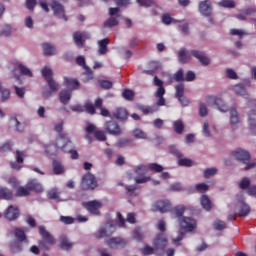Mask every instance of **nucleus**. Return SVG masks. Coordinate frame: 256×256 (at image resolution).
Here are the masks:
<instances>
[{"label": "nucleus", "mask_w": 256, "mask_h": 256, "mask_svg": "<svg viewBox=\"0 0 256 256\" xmlns=\"http://www.w3.org/2000/svg\"><path fill=\"white\" fill-rule=\"evenodd\" d=\"M173 214L179 221V235L176 238H173L172 241L176 245H179L181 241H183V237H185V233L187 231H193V219L189 217H183L185 214V207L183 205H178L173 208Z\"/></svg>", "instance_id": "obj_1"}, {"label": "nucleus", "mask_w": 256, "mask_h": 256, "mask_svg": "<svg viewBox=\"0 0 256 256\" xmlns=\"http://www.w3.org/2000/svg\"><path fill=\"white\" fill-rule=\"evenodd\" d=\"M14 237L17 240H12L8 243L9 252L12 255H19V253H23V243H29V239H27V234L21 228L14 229Z\"/></svg>", "instance_id": "obj_2"}, {"label": "nucleus", "mask_w": 256, "mask_h": 256, "mask_svg": "<svg viewBox=\"0 0 256 256\" xmlns=\"http://www.w3.org/2000/svg\"><path fill=\"white\" fill-rule=\"evenodd\" d=\"M232 157H234L236 161H239L240 163L246 165L244 167V171H249V169H255L256 167V162H249L251 161V154H249L247 150L238 148L232 151Z\"/></svg>", "instance_id": "obj_3"}, {"label": "nucleus", "mask_w": 256, "mask_h": 256, "mask_svg": "<svg viewBox=\"0 0 256 256\" xmlns=\"http://www.w3.org/2000/svg\"><path fill=\"white\" fill-rule=\"evenodd\" d=\"M38 231L42 237L38 240V246L42 251H49L51 245H55V238L45 229V226H39Z\"/></svg>", "instance_id": "obj_4"}, {"label": "nucleus", "mask_w": 256, "mask_h": 256, "mask_svg": "<svg viewBox=\"0 0 256 256\" xmlns=\"http://www.w3.org/2000/svg\"><path fill=\"white\" fill-rule=\"evenodd\" d=\"M97 178L95 175L87 172L83 175L81 180V189L83 191H93V189H97Z\"/></svg>", "instance_id": "obj_5"}, {"label": "nucleus", "mask_w": 256, "mask_h": 256, "mask_svg": "<svg viewBox=\"0 0 256 256\" xmlns=\"http://www.w3.org/2000/svg\"><path fill=\"white\" fill-rule=\"evenodd\" d=\"M42 77H44L47 82L49 89L52 93H57L59 91V84L53 80V70L51 68L45 66L42 70Z\"/></svg>", "instance_id": "obj_6"}, {"label": "nucleus", "mask_w": 256, "mask_h": 256, "mask_svg": "<svg viewBox=\"0 0 256 256\" xmlns=\"http://www.w3.org/2000/svg\"><path fill=\"white\" fill-rule=\"evenodd\" d=\"M169 150L174 157H177V164L179 167H193V160L183 157V153L175 146H170Z\"/></svg>", "instance_id": "obj_7"}, {"label": "nucleus", "mask_w": 256, "mask_h": 256, "mask_svg": "<svg viewBox=\"0 0 256 256\" xmlns=\"http://www.w3.org/2000/svg\"><path fill=\"white\" fill-rule=\"evenodd\" d=\"M50 7L55 17H58V19H64V21L69 20L67 15H65V6L59 3V0H52Z\"/></svg>", "instance_id": "obj_8"}, {"label": "nucleus", "mask_w": 256, "mask_h": 256, "mask_svg": "<svg viewBox=\"0 0 256 256\" xmlns=\"http://www.w3.org/2000/svg\"><path fill=\"white\" fill-rule=\"evenodd\" d=\"M116 227L113 224L106 223L102 228L95 232L94 237L96 239H103L105 237H111L115 233Z\"/></svg>", "instance_id": "obj_9"}, {"label": "nucleus", "mask_w": 256, "mask_h": 256, "mask_svg": "<svg viewBox=\"0 0 256 256\" xmlns=\"http://www.w3.org/2000/svg\"><path fill=\"white\" fill-rule=\"evenodd\" d=\"M167 235L163 233H159L156 235L154 240L152 241V245L156 251H165V247H167Z\"/></svg>", "instance_id": "obj_10"}, {"label": "nucleus", "mask_w": 256, "mask_h": 256, "mask_svg": "<svg viewBox=\"0 0 256 256\" xmlns=\"http://www.w3.org/2000/svg\"><path fill=\"white\" fill-rule=\"evenodd\" d=\"M104 129L109 135L119 136L122 133L121 126L115 120L105 122Z\"/></svg>", "instance_id": "obj_11"}, {"label": "nucleus", "mask_w": 256, "mask_h": 256, "mask_svg": "<svg viewBox=\"0 0 256 256\" xmlns=\"http://www.w3.org/2000/svg\"><path fill=\"white\" fill-rule=\"evenodd\" d=\"M82 205H83V207H85V209H87V211L91 215H101V211H99V209H101V207H103V203H101L97 200H92L89 202H83Z\"/></svg>", "instance_id": "obj_12"}, {"label": "nucleus", "mask_w": 256, "mask_h": 256, "mask_svg": "<svg viewBox=\"0 0 256 256\" xmlns=\"http://www.w3.org/2000/svg\"><path fill=\"white\" fill-rule=\"evenodd\" d=\"M91 35L87 32L76 31L73 33V40L78 49H83L85 40L90 39Z\"/></svg>", "instance_id": "obj_13"}, {"label": "nucleus", "mask_w": 256, "mask_h": 256, "mask_svg": "<svg viewBox=\"0 0 256 256\" xmlns=\"http://www.w3.org/2000/svg\"><path fill=\"white\" fill-rule=\"evenodd\" d=\"M198 9L199 13H201L203 17H211V15H213V3L210 0L201 1Z\"/></svg>", "instance_id": "obj_14"}, {"label": "nucleus", "mask_w": 256, "mask_h": 256, "mask_svg": "<svg viewBox=\"0 0 256 256\" xmlns=\"http://www.w3.org/2000/svg\"><path fill=\"white\" fill-rule=\"evenodd\" d=\"M71 143V139H69V135L66 133H61L57 136L55 145L57 149H61V151L67 152V146Z\"/></svg>", "instance_id": "obj_15"}, {"label": "nucleus", "mask_w": 256, "mask_h": 256, "mask_svg": "<svg viewBox=\"0 0 256 256\" xmlns=\"http://www.w3.org/2000/svg\"><path fill=\"white\" fill-rule=\"evenodd\" d=\"M152 210L160 213H169L171 211V202L169 200H158L153 204Z\"/></svg>", "instance_id": "obj_16"}, {"label": "nucleus", "mask_w": 256, "mask_h": 256, "mask_svg": "<svg viewBox=\"0 0 256 256\" xmlns=\"http://www.w3.org/2000/svg\"><path fill=\"white\" fill-rule=\"evenodd\" d=\"M76 63L77 65H79L80 67H83V69H85V73L84 75H87V78L83 80L84 83H87L89 81H91V79H93V70H91V68H89V66H87L86 62H85V57L83 56H78L76 58Z\"/></svg>", "instance_id": "obj_17"}, {"label": "nucleus", "mask_w": 256, "mask_h": 256, "mask_svg": "<svg viewBox=\"0 0 256 256\" xmlns=\"http://www.w3.org/2000/svg\"><path fill=\"white\" fill-rule=\"evenodd\" d=\"M106 245L110 249H119V247H126L127 246V240L121 238V237H112L106 240Z\"/></svg>", "instance_id": "obj_18"}, {"label": "nucleus", "mask_w": 256, "mask_h": 256, "mask_svg": "<svg viewBox=\"0 0 256 256\" xmlns=\"http://www.w3.org/2000/svg\"><path fill=\"white\" fill-rule=\"evenodd\" d=\"M236 209L238 211L239 217H247L251 213V207L245 203L243 196H240L239 202L236 204Z\"/></svg>", "instance_id": "obj_19"}, {"label": "nucleus", "mask_w": 256, "mask_h": 256, "mask_svg": "<svg viewBox=\"0 0 256 256\" xmlns=\"http://www.w3.org/2000/svg\"><path fill=\"white\" fill-rule=\"evenodd\" d=\"M26 185L30 192L34 191V193H43V191H45L43 184H41L37 178L29 179Z\"/></svg>", "instance_id": "obj_20"}, {"label": "nucleus", "mask_w": 256, "mask_h": 256, "mask_svg": "<svg viewBox=\"0 0 256 256\" xmlns=\"http://www.w3.org/2000/svg\"><path fill=\"white\" fill-rule=\"evenodd\" d=\"M19 215H20L19 208L13 205H10L4 213V217L5 219H8V221H15V219L19 218Z\"/></svg>", "instance_id": "obj_21"}, {"label": "nucleus", "mask_w": 256, "mask_h": 256, "mask_svg": "<svg viewBox=\"0 0 256 256\" xmlns=\"http://www.w3.org/2000/svg\"><path fill=\"white\" fill-rule=\"evenodd\" d=\"M112 117L114 119H117L118 121H127L129 118V111L123 107H118L113 110L112 112Z\"/></svg>", "instance_id": "obj_22"}, {"label": "nucleus", "mask_w": 256, "mask_h": 256, "mask_svg": "<svg viewBox=\"0 0 256 256\" xmlns=\"http://www.w3.org/2000/svg\"><path fill=\"white\" fill-rule=\"evenodd\" d=\"M64 85L71 89V91H77L79 87H81V83H79V80L77 78H71V77H64Z\"/></svg>", "instance_id": "obj_23"}, {"label": "nucleus", "mask_w": 256, "mask_h": 256, "mask_svg": "<svg viewBox=\"0 0 256 256\" xmlns=\"http://www.w3.org/2000/svg\"><path fill=\"white\" fill-rule=\"evenodd\" d=\"M193 57L198 59L201 65H204L205 67L211 64V59L207 56V54H205V52L194 50Z\"/></svg>", "instance_id": "obj_24"}, {"label": "nucleus", "mask_w": 256, "mask_h": 256, "mask_svg": "<svg viewBox=\"0 0 256 256\" xmlns=\"http://www.w3.org/2000/svg\"><path fill=\"white\" fill-rule=\"evenodd\" d=\"M25 157V152L24 151H16V162H11L10 165L12 169H15L16 171H21L23 169L22 165H19L18 163H23Z\"/></svg>", "instance_id": "obj_25"}, {"label": "nucleus", "mask_w": 256, "mask_h": 256, "mask_svg": "<svg viewBox=\"0 0 256 256\" xmlns=\"http://www.w3.org/2000/svg\"><path fill=\"white\" fill-rule=\"evenodd\" d=\"M239 123H241V119L239 118V113L237 109H230V124L232 129H237L239 127Z\"/></svg>", "instance_id": "obj_26"}, {"label": "nucleus", "mask_w": 256, "mask_h": 256, "mask_svg": "<svg viewBox=\"0 0 256 256\" xmlns=\"http://www.w3.org/2000/svg\"><path fill=\"white\" fill-rule=\"evenodd\" d=\"M42 51L46 57L53 56V55L57 54V48H55V46H53L47 42L42 43Z\"/></svg>", "instance_id": "obj_27"}, {"label": "nucleus", "mask_w": 256, "mask_h": 256, "mask_svg": "<svg viewBox=\"0 0 256 256\" xmlns=\"http://www.w3.org/2000/svg\"><path fill=\"white\" fill-rule=\"evenodd\" d=\"M202 133H203L204 137H211V135H213V133H215V125H213L209 121H205L203 123Z\"/></svg>", "instance_id": "obj_28"}, {"label": "nucleus", "mask_w": 256, "mask_h": 256, "mask_svg": "<svg viewBox=\"0 0 256 256\" xmlns=\"http://www.w3.org/2000/svg\"><path fill=\"white\" fill-rule=\"evenodd\" d=\"M178 61L180 63H189L191 61V52L185 48H181L178 52Z\"/></svg>", "instance_id": "obj_29"}, {"label": "nucleus", "mask_w": 256, "mask_h": 256, "mask_svg": "<svg viewBox=\"0 0 256 256\" xmlns=\"http://www.w3.org/2000/svg\"><path fill=\"white\" fill-rule=\"evenodd\" d=\"M52 169L54 175H63V173H65V167L59 160H54L52 162Z\"/></svg>", "instance_id": "obj_30"}, {"label": "nucleus", "mask_w": 256, "mask_h": 256, "mask_svg": "<svg viewBox=\"0 0 256 256\" xmlns=\"http://www.w3.org/2000/svg\"><path fill=\"white\" fill-rule=\"evenodd\" d=\"M109 45V39L104 38L98 41V55H105L109 49L107 46Z\"/></svg>", "instance_id": "obj_31"}, {"label": "nucleus", "mask_w": 256, "mask_h": 256, "mask_svg": "<svg viewBox=\"0 0 256 256\" xmlns=\"http://www.w3.org/2000/svg\"><path fill=\"white\" fill-rule=\"evenodd\" d=\"M232 91H234V93L236 95H240L241 97H244L245 99H247V97H249V94H247V89H245V86H243V84H238L232 87Z\"/></svg>", "instance_id": "obj_32"}, {"label": "nucleus", "mask_w": 256, "mask_h": 256, "mask_svg": "<svg viewBox=\"0 0 256 256\" xmlns=\"http://www.w3.org/2000/svg\"><path fill=\"white\" fill-rule=\"evenodd\" d=\"M0 199L11 201V199H13V191L9 188L0 187Z\"/></svg>", "instance_id": "obj_33"}, {"label": "nucleus", "mask_w": 256, "mask_h": 256, "mask_svg": "<svg viewBox=\"0 0 256 256\" xmlns=\"http://www.w3.org/2000/svg\"><path fill=\"white\" fill-rule=\"evenodd\" d=\"M200 203H201V206L203 207V209H205V211H211V209L213 208L211 199H209V196H207V195L201 196Z\"/></svg>", "instance_id": "obj_34"}, {"label": "nucleus", "mask_w": 256, "mask_h": 256, "mask_svg": "<svg viewBox=\"0 0 256 256\" xmlns=\"http://www.w3.org/2000/svg\"><path fill=\"white\" fill-rule=\"evenodd\" d=\"M172 127L174 131L177 133V135H181L183 131H185V124L183 123V120L178 119L172 123Z\"/></svg>", "instance_id": "obj_35"}, {"label": "nucleus", "mask_w": 256, "mask_h": 256, "mask_svg": "<svg viewBox=\"0 0 256 256\" xmlns=\"http://www.w3.org/2000/svg\"><path fill=\"white\" fill-rule=\"evenodd\" d=\"M60 103H62V105H67L69 103V101H71V91L69 90H62L60 92Z\"/></svg>", "instance_id": "obj_36"}, {"label": "nucleus", "mask_w": 256, "mask_h": 256, "mask_svg": "<svg viewBox=\"0 0 256 256\" xmlns=\"http://www.w3.org/2000/svg\"><path fill=\"white\" fill-rule=\"evenodd\" d=\"M16 197H29L31 195V190H29V187L26 184V187L19 186L15 193Z\"/></svg>", "instance_id": "obj_37"}, {"label": "nucleus", "mask_w": 256, "mask_h": 256, "mask_svg": "<svg viewBox=\"0 0 256 256\" xmlns=\"http://www.w3.org/2000/svg\"><path fill=\"white\" fill-rule=\"evenodd\" d=\"M60 249H63V251H70V249H73V243L69 241V238L63 236L60 240Z\"/></svg>", "instance_id": "obj_38"}, {"label": "nucleus", "mask_w": 256, "mask_h": 256, "mask_svg": "<svg viewBox=\"0 0 256 256\" xmlns=\"http://www.w3.org/2000/svg\"><path fill=\"white\" fill-rule=\"evenodd\" d=\"M215 105H216L218 111H221V113H227V111H229V105H227L225 100H222L219 97L216 100V104Z\"/></svg>", "instance_id": "obj_39"}, {"label": "nucleus", "mask_w": 256, "mask_h": 256, "mask_svg": "<svg viewBox=\"0 0 256 256\" xmlns=\"http://www.w3.org/2000/svg\"><path fill=\"white\" fill-rule=\"evenodd\" d=\"M235 0H221L218 2V7H224L225 9H235Z\"/></svg>", "instance_id": "obj_40"}, {"label": "nucleus", "mask_w": 256, "mask_h": 256, "mask_svg": "<svg viewBox=\"0 0 256 256\" xmlns=\"http://www.w3.org/2000/svg\"><path fill=\"white\" fill-rule=\"evenodd\" d=\"M248 125L251 129V131H254L256 133V113L252 112L248 116Z\"/></svg>", "instance_id": "obj_41"}, {"label": "nucleus", "mask_w": 256, "mask_h": 256, "mask_svg": "<svg viewBox=\"0 0 256 256\" xmlns=\"http://www.w3.org/2000/svg\"><path fill=\"white\" fill-rule=\"evenodd\" d=\"M17 69L21 75H25L26 77H33V72L27 66L23 64H18Z\"/></svg>", "instance_id": "obj_42"}, {"label": "nucleus", "mask_w": 256, "mask_h": 256, "mask_svg": "<svg viewBox=\"0 0 256 256\" xmlns=\"http://www.w3.org/2000/svg\"><path fill=\"white\" fill-rule=\"evenodd\" d=\"M117 25H119V20H117L116 17L112 16L104 22V27L106 29H111V27H117Z\"/></svg>", "instance_id": "obj_43"}, {"label": "nucleus", "mask_w": 256, "mask_h": 256, "mask_svg": "<svg viewBox=\"0 0 256 256\" xmlns=\"http://www.w3.org/2000/svg\"><path fill=\"white\" fill-rule=\"evenodd\" d=\"M125 189H126V195L128 196V197H137V192H135V191H137V186H135V185H127V186H125Z\"/></svg>", "instance_id": "obj_44"}, {"label": "nucleus", "mask_w": 256, "mask_h": 256, "mask_svg": "<svg viewBox=\"0 0 256 256\" xmlns=\"http://www.w3.org/2000/svg\"><path fill=\"white\" fill-rule=\"evenodd\" d=\"M199 115L200 117H207L209 115V109L207 108V104H205V102L199 103Z\"/></svg>", "instance_id": "obj_45"}, {"label": "nucleus", "mask_w": 256, "mask_h": 256, "mask_svg": "<svg viewBox=\"0 0 256 256\" xmlns=\"http://www.w3.org/2000/svg\"><path fill=\"white\" fill-rule=\"evenodd\" d=\"M175 97L176 99H181V97H183L184 93H185V85L183 84H178L175 86Z\"/></svg>", "instance_id": "obj_46"}, {"label": "nucleus", "mask_w": 256, "mask_h": 256, "mask_svg": "<svg viewBox=\"0 0 256 256\" xmlns=\"http://www.w3.org/2000/svg\"><path fill=\"white\" fill-rule=\"evenodd\" d=\"M11 121H14L16 131H18V133H23L25 131V123L19 122V120H17V117H12Z\"/></svg>", "instance_id": "obj_47"}, {"label": "nucleus", "mask_w": 256, "mask_h": 256, "mask_svg": "<svg viewBox=\"0 0 256 256\" xmlns=\"http://www.w3.org/2000/svg\"><path fill=\"white\" fill-rule=\"evenodd\" d=\"M45 153L47 155H57V146L56 144H48L45 146Z\"/></svg>", "instance_id": "obj_48"}, {"label": "nucleus", "mask_w": 256, "mask_h": 256, "mask_svg": "<svg viewBox=\"0 0 256 256\" xmlns=\"http://www.w3.org/2000/svg\"><path fill=\"white\" fill-rule=\"evenodd\" d=\"M122 97L126 99V101H133V99H135V92L125 89L122 93Z\"/></svg>", "instance_id": "obj_49"}, {"label": "nucleus", "mask_w": 256, "mask_h": 256, "mask_svg": "<svg viewBox=\"0 0 256 256\" xmlns=\"http://www.w3.org/2000/svg\"><path fill=\"white\" fill-rule=\"evenodd\" d=\"M0 93H1V101L3 103H5V101H9V99L11 97V90H9L7 88H2Z\"/></svg>", "instance_id": "obj_50"}, {"label": "nucleus", "mask_w": 256, "mask_h": 256, "mask_svg": "<svg viewBox=\"0 0 256 256\" xmlns=\"http://www.w3.org/2000/svg\"><path fill=\"white\" fill-rule=\"evenodd\" d=\"M213 225L216 231H223V229H227V224L221 220L214 221Z\"/></svg>", "instance_id": "obj_51"}, {"label": "nucleus", "mask_w": 256, "mask_h": 256, "mask_svg": "<svg viewBox=\"0 0 256 256\" xmlns=\"http://www.w3.org/2000/svg\"><path fill=\"white\" fill-rule=\"evenodd\" d=\"M208 189H209V185L205 183H200L195 185V191H197V193H207Z\"/></svg>", "instance_id": "obj_52"}, {"label": "nucleus", "mask_w": 256, "mask_h": 256, "mask_svg": "<svg viewBox=\"0 0 256 256\" xmlns=\"http://www.w3.org/2000/svg\"><path fill=\"white\" fill-rule=\"evenodd\" d=\"M133 136L135 139H147V134L141 129H135L133 131Z\"/></svg>", "instance_id": "obj_53"}, {"label": "nucleus", "mask_w": 256, "mask_h": 256, "mask_svg": "<svg viewBox=\"0 0 256 256\" xmlns=\"http://www.w3.org/2000/svg\"><path fill=\"white\" fill-rule=\"evenodd\" d=\"M148 168L150 171H155V173H163V166H161V164L151 163Z\"/></svg>", "instance_id": "obj_54"}, {"label": "nucleus", "mask_w": 256, "mask_h": 256, "mask_svg": "<svg viewBox=\"0 0 256 256\" xmlns=\"http://www.w3.org/2000/svg\"><path fill=\"white\" fill-rule=\"evenodd\" d=\"M217 168H208L204 170V177L205 179H209L210 177H213L214 175H217Z\"/></svg>", "instance_id": "obj_55"}, {"label": "nucleus", "mask_w": 256, "mask_h": 256, "mask_svg": "<svg viewBox=\"0 0 256 256\" xmlns=\"http://www.w3.org/2000/svg\"><path fill=\"white\" fill-rule=\"evenodd\" d=\"M155 247H151L149 245H145L144 248L142 249V254L145 255V256H148V255H155Z\"/></svg>", "instance_id": "obj_56"}, {"label": "nucleus", "mask_w": 256, "mask_h": 256, "mask_svg": "<svg viewBox=\"0 0 256 256\" xmlns=\"http://www.w3.org/2000/svg\"><path fill=\"white\" fill-rule=\"evenodd\" d=\"M98 83L102 89H112L113 88V82H111L109 80H99Z\"/></svg>", "instance_id": "obj_57"}, {"label": "nucleus", "mask_w": 256, "mask_h": 256, "mask_svg": "<svg viewBox=\"0 0 256 256\" xmlns=\"http://www.w3.org/2000/svg\"><path fill=\"white\" fill-rule=\"evenodd\" d=\"M118 147H128V145H131V140L128 138H120L117 142Z\"/></svg>", "instance_id": "obj_58"}, {"label": "nucleus", "mask_w": 256, "mask_h": 256, "mask_svg": "<svg viewBox=\"0 0 256 256\" xmlns=\"http://www.w3.org/2000/svg\"><path fill=\"white\" fill-rule=\"evenodd\" d=\"M250 185H251V180H249V178L247 177L243 178L239 183L240 189H249Z\"/></svg>", "instance_id": "obj_59"}, {"label": "nucleus", "mask_w": 256, "mask_h": 256, "mask_svg": "<svg viewBox=\"0 0 256 256\" xmlns=\"http://www.w3.org/2000/svg\"><path fill=\"white\" fill-rule=\"evenodd\" d=\"M12 147H13V142L8 141V142H5L2 146H0V151L1 153L11 151Z\"/></svg>", "instance_id": "obj_60"}, {"label": "nucleus", "mask_w": 256, "mask_h": 256, "mask_svg": "<svg viewBox=\"0 0 256 256\" xmlns=\"http://www.w3.org/2000/svg\"><path fill=\"white\" fill-rule=\"evenodd\" d=\"M94 137L98 140V141H107V136L105 135V132L101 131V130H97L94 134Z\"/></svg>", "instance_id": "obj_61"}, {"label": "nucleus", "mask_w": 256, "mask_h": 256, "mask_svg": "<svg viewBox=\"0 0 256 256\" xmlns=\"http://www.w3.org/2000/svg\"><path fill=\"white\" fill-rule=\"evenodd\" d=\"M157 229L160 231V233H165L167 231V224L165 223V220L158 221Z\"/></svg>", "instance_id": "obj_62"}, {"label": "nucleus", "mask_w": 256, "mask_h": 256, "mask_svg": "<svg viewBox=\"0 0 256 256\" xmlns=\"http://www.w3.org/2000/svg\"><path fill=\"white\" fill-rule=\"evenodd\" d=\"M87 111L90 115H95V106L92 103L84 104V111Z\"/></svg>", "instance_id": "obj_63"}, {"label": "nucleus", "mask_w": 256, "mask_h": 256, "mask_svg": "<svg viewBox=\"0 0 256 256\" xmlns=\"http://www.w3.org/2000/svg\"><path fill=\"white\" fill-rule=\"evenodd\" d=\"M174 80L177 81V82L185 81V77L183 76V69H179V70L174 74Z\"/></svg>", "instance_id": "obj_64"}]
</instances>
